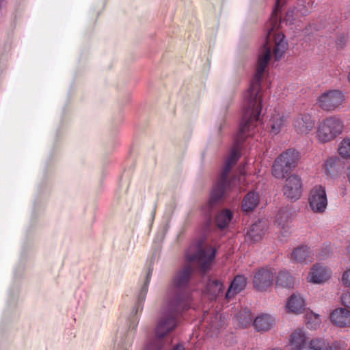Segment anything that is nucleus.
<instances>
[{
    "label": "nucleus",
    "instance_id": "1",
    "mask_svg": "<svg viewBox=\"0 0 350 350\" xmlns=\"http://www.w3.org/2000/svg\"><path fill=\"white\" fill-rule=\"evenodd\" d=\"M216 253L215 247L210 246L204 248L201 242L190 245L185 252V258L189 263L175 273L167 288L164 299L190 307L187 294V287L193 271L190 263L195 264L202 272L206 273L212 266Z\"/></svg>",
    "mask_w": 350,
    "mask_h": 350
},
{
    "label": "nucleus",
    "instance_id": "34",
    "mask_svg": "<svg viewBox=\"0 0 350 350\" xmlns=\"http://www.w3.org/2000/svg\"><path fill=\"white\" fill-rule=\"evenodd\" d=\"M172 350H185V348L182 345H177Z\"/></svg>",
    "mask_w": 350,
    "mask_h": 350
},
{
    "label": "nucleus",
    "instance_id": "26",
    "mask_svg": "<svg viewBox=\"0 0 350 350\" xmlns=\"http://www.w3.org/2000/svg\"><path fill=\"white\" fill-rule=\"evenodd\" d=\"M339 161L338 158L331 157L327 159L324 163L326 174L328 176H334L337 172L336 163Z\"/></svg>",
    "mask_w": 350,
    "mask_h": 350
},
{
    "label": "nucleus",
    "instance_id": "5",
    "mask_svg": "<svg viewBox=\"0 0 350 350\" xmlns=\"http://www.w3.org/2000/svg\"><path fill=\"white\" fill-rule=\"evenodd\" d=\"M343 122L336 116L323 120L317 126V139L321 143H327L336 139L342 133Z\"/></svg>",
    "mask_w": 350,
    "mask_h": 350
},
{
    "label": "nucleus",
    "instance_id": "17",
    "mask_svg": "<svg viewBox=\"0 0 350 350\" xmlns=\"http://www.w3.org/2000/svg\"><path fill=\"white\" fill-rule=\"evenodd\" d=\"M266 228V223L264 221L259 220L250 227L247 232V237L252 241H258L265 234Z\"/></svg>",
    "mask_w": 350,
    "mask_h": 350
},
{
    "label": "nucleus",
    "instance_id": "28",
    "mask_svg": "<svg viewBox=\"0 0 350 350\" xmlns=\"http://www.w3.org/2000/svg\"><path fill=\"white\" fill-rule=\"evenodd\" d=\"M208 286L210 288H213L214 291V294L215 295L222 293L224 290V284L218 280H210Z\"/></svg>",
    "mask_w": 350,
    "mask_h": 350
},
{
    "label": "nucleus",
    "instance_id": "25",
    "mask_svg": "<svg viewBox=\"0 0 350 350\" xmlns=\"http://www.w3.org/2000/svg\"><path fill=\"white\" fill-rule=\"evenodd\" d=\"M308 350H332V348L329 342L317 338L310 341Z\"/></svg>",
    "mask_w": 350,
    "mask_h": 350
},
{
    "label": "nucleus",
    "instance_id": "30",
    "mask_svg": "<svg viewBox=\"0 0 350 350\" xmlns=\"http://www.w3.org/2000/svg\"><path fill=\"white\" fill-rule=\"evenodd\" d=\"M341 282L345 286L350 288V268L342 273Z\"/></svg>",
    "mask_w": 350,
    "mask_h": 350
},
{
    "label": "nucleus",
    "instance_id": "37",
    "mask_svg": "<svg viewBox=\"0 0 350 350\" xmlns=\"http://www.w3.org/2000/svg\"><path fill=\"white\" fill-rule=\"evenodd\" d=\"M348 250H349V253H350V245H349V247H348Z\"/></svg>",
    "mask_w": 350,
    "mask_h": 350
},
{
    "label": "nucleus",
    "instance_id": "32",
    "mask_svg": "<svg viewBox=\"0 0 350 350\" xmlns=\"http://www.w3.org/2000/svg\"><path fill=\"white\" fill-rule=\"evenodd\" d=\"M342 304L346 307V308L350 309V291H347L340 297Z\"/></svg>",
    "mask_w": 350,
    "mask_h": 350
},
{
    "label": "nucleus",
    "instance_id": "3",
    "mask_svg": "<svg viewBox=\"0 0 350 350\" xmlns=\"http://www.w3.org/2000/svg\"><path fill=\"white\" fill-rule=\"evenodd\" d=\"M152 273V269L149 268L146 275L144 284L141 287L137 297V299L133 306L131 316L128 319L129 332L124 334L123 330H118V347L117 350H129L133 341V334L132 332L135 330L138 325L139 319L137 314L141 312L143 310L144 303L148 290V285L150 284Z\"/></svg>",
    "mask_w": 350,
    "mask_h": 350
},
{
    "label": "nucleus",
    "instance_id": "8",
    "mask_svg": "<svg viewBox=\"0 0 350 350\" xmlns=\"http://www.w3.org/2000/svg\"><path fill=\"white\" fill-rule=\"evenodd\" d=\"M345 96L340 90H329L323 92L318 98L319 107L325 111H333L342 104Z\"/></svg>",
    "mask_w": 350,
    "mask_h": 350
},
{
    "label": "nucleus",
    "instance_id": "33",
    "mask_svg": "<svg viewBox=\"0 0 350 350\" xmlns=\"http://www.w3.org/2000/svg\"><path fill=\"white\" fill-rule=\"evenodd\" d=\"M346 42V38L345 36H341L340 38H338L336 41V44L339 45L340 47H342Z\"/></svg>",
    "mask_w": 350,
    "mask_h": 350
},
{
    "label": "nucleus",
    "instance_id": "36",
    "mask_svg": "<svg viewBox=\"0 0 350 350\" xmlns=\"http://www.w3.org/2000/svg\"><path fill=\"white\" fill-rule=\"evenodd\" d=\"M348 78H349V81L350 82V72H349V77Z\"/></svg>",
    "mask_w": 350,
    "mask_h": 350
},
{
    "label": "nucleus",
    "instance_id": "13",
    "mask_svg": "<svg viewBox=\"0 0 350 350\" xmlns=\"http://www.w3.org/2000/svg\"><path fill=\"white\" fill-rule=\"evenodd\" d=\"M331 322L337 327L350 326V310L345 308L334 309L329 316Z\"/></svg>",
    "mask_w": 350,
    "mask_h": 350
},
{
    "label": "nucleus",
    "instance_id": "14",
    "mask_svg": "<svg viewBox=\"0 0 350 350\" xmlns=\"http://www.w3.org/2000/svg\"><path fill=\"white\" fill-rule=\"evenodd\" d=\"M247 284V278L243 275H237L232 281L226 293V298L230 299L235 295L245 289Z\"/></svg>",
    "mask_w": 350,
    "mask_h": 350
},
{
    "label": "nucleus",
    "instance_id": "16",
    "mask_svg": "<svg viewBox=\"0 0 350 350\" xmlns=\"http://www.w3.org/2000/svg\"><path fill=\"white\" fill-rule=\"evenodd\" d=\"M291 258L293 262H305L306 264L313 260L310 248L305 245L295 248L292 252Z\"/></svg>",
    "mask_w": 350,
    "mask_h": 350
},
{
    "label": "nucleus",
    "instance_id": "19",
    "mask_svg": "<svg viewBox=\"0 0 350 350\" xmlns=\"http://www.w3.org/2000/svg\"><path fill=\"white\" fill-rule=\"evenodd\" d=\"M295 278L287 270L283 269L278 272L275 278V286L284 288H292L294 287Z\"/></svg>",
    "mask_w": 350,
    "mask_h": 350
},
{
    "label": "nucleus",
    "instance_id": "27",
    "mask_svg": "<svg viewBox=\"0 0 350 350\" xmlns=\"http://www.w3.org/2000/svg\"><path fill=\"white\" fill-rule=\"evenodd\" d=\"M338 153L343 158H350V138L344 139L340 142Z\"/></svg>",
    "mask_w": 350,
    "mask_h": 350
},
{
    "label": "nucleus",
    "instance_id": "35",
    "mask_svg": "<svg viewBox=\"0 0 350 350\" xmlns=\"http://www.w3.org/2000/svg\"><path fill=\"white\" fill-rule=\"evenodd\" d=\"M347 176H348V179H349V180L350 182V165H349V173H348Z\"/></svg>",
    "mask_w": 350,
    "mask_h": 350
},
{
    "label": "nucleus",
    "instance_id": "4",
    "mask_svg": "<svg viewBox=\"0 0 350 350\" xmlns=\"http://www.w3.org/2000/svg\"><path fill=\"white\" fill-rule=\"evenodd\" d=\"M282 5V0H275V5L273 10L270 19L271 27H268V33L265 42L258 51V55H284L288 49V42L285 40V36L282 33H278L274 36V47L272 52V44H271L270 36L278 25V12Z\"/></svg>",
    "mask_w": 350,
    "mask_h": 350
},
{
    "label": "nucleus",
    "instance_id": "18",
    "mask_svg": "<svg viewBox=\"0 0 350 350\" xmlns=\"http://www.w3.org/2000/svg\"><path fill=\"white\" fill-rule=\"evenodd\" d=\"M275 323V319L269 314H262L254 320L253 325L258 332L269 330Z\"/></svg>",
    "mask_w": 350,
    "mask_h": 350
},
{
    "label": "nucleus",
    "instance_id": "29",
    "mask_svg": "<svg viewBox=\"0 0 350 350\" xmlns=\"http://www.w3.org/2000/svg\"><path fill=\"white\" fill-rule=\"evenodd\" d=\"M288 216L285 211H280L276 216V221L279 225L282 226V228H285L286 223L288 222Z\"/></svg>",
    "mask_w": 350,
    "mask_h": 350
},
{
    "label": "nucleus",
    "instance_id": "2",
    "mask_svg": "<svg viewBox=\"0 0 350 350\" xmlns=\"http://www.w3.org/2000/svg\"><path fill=\"white\" fill-rule=\"evenodd\" d=\"M189 308V307L164 299L157 321L155 338L152 341L164 346L163 338L178 325V315Z\"/></svg>",
    "mask_w": 350,
    "mask_h": 350
},
{
    "label": "nucleus",
    "instance_id": "23",
    "mask_svg": "<svg viewBox=\"0 0 350 350\" xmlns=\"http://www.w3.org/2000/svg\"><path fill=\"white\" fill-rule=\"evenodd\" d=\"M232 219V213L225 209L221 211L216 217V223L219 228H226Z\"/></svg>",
    "mask_w": 350,
    "mask_h": 350
},
{
    "label": "nucleus",
    "instance_id": "6",
    "mask_svg": "<svg viewBox=\"0 0 350 350\" xmlns=\"http://www.w3.org/2000/svg\"><path fill=\"white\" fill-rule=\"evenodd\" d=\"M299 157V152L293 149H288L282 153L273 163V176L278 179L284 178L297 166Z\"/></svg>",
    "mask_w": 350,
    "mask_h": 350
},
{
    "label": "nucleus",
    "instance_id": "22",
    "mask_svg": "<svg viewBox=\"0 0 350 350\" xmlns=\"http://www.w3.org/2000/svg\"><path fill=\"white\" fill-rule=\"evenodd\" d=\"M268 125L271 128V133L275 135L278 134L286 125V118L283 115L275 113L271 116Z\"/></svg>",
    "mask_w": 350,
    "mask_h": 350
},
{
    "label": "nucleus",
    "instance_id": "15",
    "mask_svg": "<svg viewBox=\"0 0 350 350\" xmlns=\"http://www.w3.org/2000/svg\"><path fill=\"white\" fill-rule=\"evenodd\" d=\"M308 338L301 329L295 330L290 336V348L291 350H303L306 348Z\"/></svg>",
    "mask_w": 350,
    "mask_h": 350
},
{
    "label": "nucleus",
    "instance_id": "31",
    "mask_svg": "<svg viewBox=\"0 0 350 350\" xmlns=\"http://www.w3.org/2000/svg\"><path fill=\"white\" fill-rule=\"evenodd\" d=\"M163 347L164 346L151 340L145 345L143 350H163Z\"/></svg>",
    "mask_w": 350,
    "mask_h": 350
},
{
    "label": "nucleus",
    "instance_id": "21",
    "mask_svg": "<svg viewBox=\"0 0 350 350\" xmlns=\"http://www.w3.org/2000/svg\"><path fill=\"white\" fill-rule=\"evenodd\" d=\"M259 203V195L255 191L249 192L242 202V209L249 213L252 211Z\"/></svg>",
    "mask_w": 350,
    "mask_h": 350
},
{
    "label": "nucleus",
    "instance_id": "10",
    "mask_svg": "<svg viewBox=\"0 0 350 350\" xmlns=\"http://www.w3.org/2000/svg\"><path fill=\"white\" fill-rule=\"evenodd\" d=\"M273 270L268 268H261L256 271L254 276V288L263 291L271 287L273 282Z\"/></svg>",
    "mask_w": 350,
    "mask_h": 350
},
{
    "label": "nucleus",
    "instance_id": "7",
    "mask_svg": "<svg viewBox=\"0 0 350 350\" xmlns=\"http://www.w3.org/2000/svg\"><path fill=\"white\" fill-rule=\"evenodd\" d=\"M308 202L310 208L315 213H322L327 206V198L325 187L321 185L314 186L310 191Z\"/></svg>",
    "mask_w": 350,
    "mask_h": 350
},
{
    "label": "nucleus",
    "instance_id": "11",
    "mask_svg": "<svg viewBox=\"0 0 350 350\" xmlns=\"http://www.w3.org/2000/svg\"><path fill=\"white\" fill-rule=\"evenodd\" d=\"M332 276V271L326 266L320 263L314 264L310 269L307 276L310 283L321 284L327 281Z\"/></svg>",
    "mask_w": 350,
    "mask_h": 350
},
{
    "label": "nucleus",
    "instance_id": "9",
    "mask_svg": "<svg viewBox=\"0 0 350 350\" xmlns=\"http://www.w3.org/2000/svg\"><path fill=\"white\" fill-rule=\"evenodd\" d=\"M284 195L291 200H297L302 194V182L299 176L292 175L288 177L282 188Z\"/></svg>",
    "mask_w": 350,
    "mask_h": 350
},
{
    "label": "nucleus",
    "instance_id": "24",
    "mask_svg": "<svg viewBox=\"0 0 350 350\" xmlns=\"http://www.w3.org/2000/svg\"><path fill=\"white\" fill-rule=\"evenodd\" d=\"M241 327H245L252 321L251 312L247 309L240 311L236 316Z\"/></svg>",
    "mask_w": 350,
    "mask_h": 350
},
{
    "label": "nucleus",
    "instance_id": "12",
    "mask_svg": "<svg viewBox=\"0 0 350 350\" xmlns=\"http://www.w3.org/2000/svg\"><path fill=\"white\" fill-rule=\"evenodd\" d=\"M315 120L309 113H300L294 120L293 126L299 134H308L314 127Z\"/></svg>",
    "mask_w": 350,
    "mask_h": 350
},
{
    "label": "nucleus",
    "instance_id": "20",
    "mask_svg": "<svg viewBox=\"0 0 350 350\" xmlns=\"http://www.w3.org/2000/svg\"><path fill=\"white\" fill-rule=\"evenodd\" d=\"M287 309L294 313H301L305 308V301L299 295L293 294L286 304Z\"/></svg>",
    "mask_w": 350,
    "mask_h": 350
}]
</instances>
